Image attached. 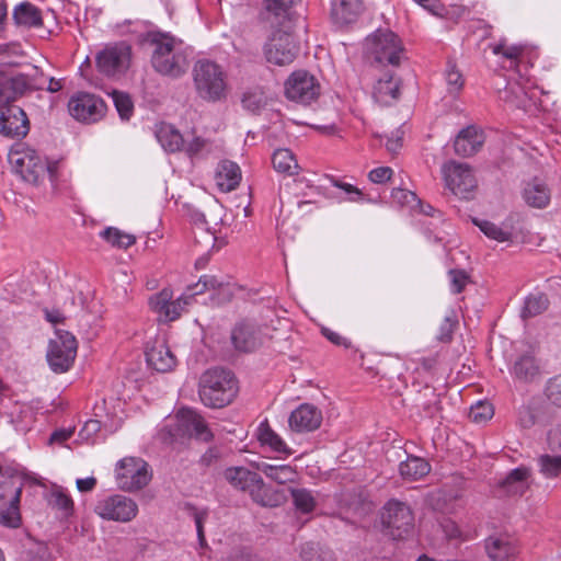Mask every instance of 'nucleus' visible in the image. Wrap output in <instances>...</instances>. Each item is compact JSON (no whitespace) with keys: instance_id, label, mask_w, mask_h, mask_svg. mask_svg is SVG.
I'll return each instance as SVG.
<instances>
[{"instance_id":"nucleus-45","label":"nucleus","mask_w":561,"mask_h":561,"mask_svg":"<svg viewBox=\"0 0 561 561\" xmlns=\"http://www.w3.org/2000/svg\"><path fill=\"white\" fill-rule=\"evenodd\" d=\"M48 503L53 508L60 511L65 517L71 515L73 512V501L61 488L53 489Z\"/></svg>"},{"instance_id":"nucleus-30","label":"nucleus","mask_w":561,"mask_h":561,"mask_svg":"<svg viewBox=\"0 0 561 561\" xmlns=\"http://www.w3.org/2000/svg\"><path fill=\"white\" fill-rule=\"evenodd\" d=\"M241 181V170L239 165L232 161H221L216 170V182L222 192L234 190Z\"/></svg>"},{"instance_id":"nucleus-18","label":"nucleus","mask_w":561,"mask_h":561,"mask_svg":"<svg viewBox=\"0 0 561 561\" xmlns=\"http://www.w3.org/2000/svg\"><path fill=\"white\" fill-rule=\"evenodd\" d=\"M230 339L233 347L243 353L253 352L263 344L260 327L248 319L236 323L231 330Z\"/></svg>"},{"instance_id":"nucleus-59","label":"nucleus","mask_w":561,"mask_h":561,"mask_svg":"<svg viewBox=\"0 0 561 561\" xmlns=\"http://www.w3.org/2000/svg\"><path fill=\"white\" fill-rule=\"evenodd\" d=\"M456 323L457 322L453 319V316H446L440 325L438 339L443 342L450 341Z\"/></svg>"},{"instance_id":"nucleus-12","label":"nucleus","mask_w":561,"mask_h":561,"mask_svg":"<svg viewBox=\"0 0 561 561\" xmlns=\"http://www.w3.org/2000/svg\"><path fill=\"white\" fill-rule=\"evenodd\" d=\"M174 422L173 432H170L174 438L188 436L207 443L214 437L204 419L191 409L179 410Z\"/></svg>"},{"instance_id":"nucleus-31","label":"nucleus","mask_w":561,"mask_h":561,"mask_svg":"<svg viewBox=\"0 0 561 561\" xmlns=\"http://www.w3.org/2000/svg\"><path fill=\"white\" fill-rule=\"evenodd\" d=\"M488 556L492 561H514L517 548L503 537H490L485 541Z\"/></svg>"},{"instance_id":"nucleus-17","label":"nucleus","mask_w":561,"mask_h":561,"mask_svg":"<svg viewBox=\"0 0 561 561\" xmlns=\"http://www.w3.org/2000/svg\"><path fill=\"white\" fill-rule=\"evenodd\" d=\"M187 290L190 291V297L209 291V298L216 306L230 302L234 296V285L230 282H224L214 275L201 276L198 282L188 287Z\"/></svg>"},{"instance_id":"nucleus-32","label":"nucleus","mask_w":561,"mask_h":561,"mask_svg":"<svg viewBox=\"0 0 561 561\" xmlns=\"http://www.w3.org/2000/svg\"><path fill=\"white\" fill-rule=\"evenodd\" d=\"M529 470L519 467L512 470L501 482V488L511 495H522L528 488Z\"/></svg>"},{"instance_id":"nucleus-52","label":"nucleus","mask_w":561,"mask_h":561,"mask_svg":"<svg viewBox=\"0 0 561 561\" xmlns=\"http://www.w3.org/2000/svg\"><path fill=\"white\" fill-rule=\"evenodd\" d=\"M449 276H450L451 291L454 294L461 293L468 283L469 277H468L467 273L461 270H450Z\"/></svg>"},{"instance_id":"nucleus-23","label":"nucleus","mask_w":561,"mask_h":561,"mask_svg":"<svg viewBox=\"0 0 561 561\" xmlns=\"http://www.w3.org/2000/svg\"><path fill=\"white\" fill-rule=\"evenodd\" d=\"M401 79L393 72H385L375 83L373 96L382 105H391L401 94Z\"/></svg>"},{"instance_id":"nucleus-5","label":"nucleus","mask_w":561,"mask_h":561,"mask_svg":"<svg viewBox=\"0 0 561 561\" xmlns=\"http://www.w3.org/2000/svg\"><path fill=\"white\" fill-rule=\"evenodd\" d=\"M367 55L379 64L398 67L405 58L400 38L390 30H377L365 41Z\"/></svg>"},{"instance_id":"nucleus-53","label":"nucleus","mask_w":561,"mask_h":561,"mask_svg":"<svg viewBox=\"0 0 561 561\" xmlns=\"http://www.w3.org/2000/svg\"><path fill=\"white\" fill-rule=\"evenodd\" d=\"M538 422L536 411L530 407H522L518 412V424L523 428H530Z\"/></svg>"},{"instance_id":"nucleus-41","label":"nucleus","mask_w":561,"mask_h":561,"mask_svg":"<svg viewBox=\"0 0 561 561\" xmlns=\"http://www.w3.org/2000/svg\"><path fill=\"white\" fill-rule=\"evenodd\" d=\"M21 96L14 77L0 72V108L13 106L12 102Z\"/></svg>"},{"instance_id":"nucleus-9","label":"nucleus","mask_w":561,"mask_h":561,"mask_svg":"<svg viewBox=\"0 0 561 561\" xmlns=\"http://www.w3.org/2000/svg\"><path fill=\"white\" fill-rule=\"evenodd\" d=\"M77 340L67 331H57L56 337L50 340L47 360L55 373H65L72 366L77 355Z\"/></svg>"},{"instance_id":"nucleus-27","label":"nucleus","mask_w":561,"mask_h":561,"mask_svg":"<svg viewBox=\"0 0 561 561\" xmlns=\"http://www.w3.org/2000/svg\"><path fill=\"white\" fill-rule=\"evenodd\" d=\"M484 138L476 127L469 126L463 128L457 135L454 148L455 152L461 157H470L474 154L483 145Z\"/></svg>"},{"instance_id":"nucleus-64","label":"nucleus","mask_w":561,"mask_h":561,"mask_svg":"<svg viewBox=\"0 0 561 561\" xmlns=\"http://www.w3.org/2000/svg\"><path fill=\"white\" fill-rule=\"evenodd\" d=\"M72 428H60L56 430L51 433L49 437V444H62L64 442L68 440L73 435Z\"/></svg>"},{"instance_id":"nucleus-47","label":"nucleus","mask_w":561,"mask_h":561,"mask_svg":"<svg viewBox=\"0 0 561 561\" xmlns=\"http://www.w3.org/2000/svg\"><path fill=\"white\" fill-rule=\"evenodd\" d=\"M538 465L540 468V472L546 478H556L561 473V455H541L538 458Z\"/></svg>"},{"instance_id":"nucleus-54","label":"nucleus","mask_w":561,"mask_h":561,"mask_svg":"<svg viewBox=\"0 0 561 561\" xmlns=\"http://www.w3.org/2000/svg\"><path fill=\"white\" fill-rule=\"evenodd\" d=\"M191 220L195 224V225H199L202 227H206V231H205V238H206V243H210V244H214L216 238H215V234L209 232V224L206 219V214L204 211H201V210H197V209H194L191 211Z\"/></svg>"},{"instance_id":"nucleus-22","label":"nucleus","mask_w":561,"mask_h":561,"mask_svg":"<svg viewBox=\"0 0 561 561\" xmlns=\"http://www.w3.org/2000/svg\"><path fill=\"white\" fill-rule=\"evenodd\" d=\"M288 423L294 432H312L320 427L322 413L314 405L304 403L290 413Z\"/></svg>"},{"instance_id":"nucleus-34","label":"nucleus","mask_w":561,"mask_h":561,"mask_svg":"<svg viewBox=\"0 0 561 561\" xmlns=\"http://www.w3.org/2000/svg\"><path fill=\"white\" fill-rule=\"evenodd\" d=\"M257 438L262 446H268L271 450L275 453L285 454L287 456L293 454V450L287 446L284 439L270 427L266 421L260 424Z\"/></svg>"},{"instance_id":"nucleus-50","label":"nucleus","mask_w":561,"mask_h":561,"mask_svg":"<svg viewBox=\"0 0 561 561\" xmlns=\"http://www.w3.org/2000/svg\"><path fill=\"white\" fill-rule=\"evenodd\" d=\"M494 414L491 403L485 401H478L471 407L469 417L476 423H483L490 420Z\"/></svg>"},{"instance_id":"nucleus-42","label":"nucleus","mask_w":561,"mask_h":561,"mask_svg":"<svg viewBox=\"0 0 561 561\" xmlns=\"http://www.w3.org/2000/svg\"><path fill=\"white\" fill-rule=\"evenodd\" d=\"M513 373L516 378L522 380H531L538 374V366L536 360L530 355L519 357L513 367Z\"/></svg>"},{"instance_id":"nucleus-24","label":"nucleus","mask_w":561,"mask_h":561,"mask_svg":"<svg viewBox=\"0 0 561 561\" xmlns=\"http://www.w3.org/2000/svg\"><path fill=\"white\" fill-rule=\"evenodd\" d=\"M224 477L234 489L248 492L250 495L262 485L261 476L245 467H229L224 471Z\"/></svg>"},{"instance_id":"nucleus-29","label":"nucleus","mask_w":561,"mask_h":561,"mask_svg":"<svg viewBox=\"0 0 561 561\" xmlns=\"http://www.w3.org/2000/svg\"><path fill=\"white\" fill-rule=\"evenodd\" d=\"M362 10V0H333L331 18L335 24L346 25L354 22Z\"/></svg>"},{"instance_id":"nucleus-1","label":"nucleus","mask_w":561,"mask_h":561,"mask_svg":"<svg viewBox=\"0 0 561 561\" xmlns=\"http://www.w3.org/2000/svg\"><path fill=\"white\" fill-rule=\"evenodd\" d=\"M148 42L152 47L151 65L158 73L179 79L187 72L192 49L182 39L169 33L156 32L149 34Z\"/></svg>"},{"instance_id":"nucleus-51","label":"nucleus","mask_w":561,"mask_h":561,"mask_svg":"<svg viewBox=\"0 0 561 561\" xmlns=\"http://www.w3.org/2000/svg\"><path fill=\"white\" fill-rule=\"evenodd\" d=\"M546 396L551 403L561 408V374L548 380L546 386Z\"/></svg>"},{"instance_id":"nucleus-10","label":"nucleus","mask_w":561,"mask_h":561,"mask_svg":"<svg viewBox=\"0 0 561 561\" xmlns=\"http://www.w3.org/2000/svg\"><path fill=\"white\" fill-rule=\"evenodd\" d=\"M131 59V47L126 43L106 46L95 58L99 71L107 77H116L126 72Z\"/></svg>"},{"instance_id":"nucleus-20","label":"nucleus","mask_w":561,"mask_h":561,"mask_svg":"<svg viewBox=\"0 0 561 561\" xmlns=\"http://www.w3.org/2000/svg\"><path fill=\"white\" fill-rule=\"evenodd\" d=\"M23 483H14L7 492L0 493V524L16 528L21 524L19 510Z\"/></svg>"},{"instance_id":"nucleus-3","label":"nucleus","mask_w":561,"mask_h":561,"mask_svg":"<svg viewBox=\"0 0 561 561\" xmlns=\"http://www.w3.org/2000/svg\"><path fill=\"white\" fill-rule=\"evenodd\" d=\"M238 392L237 380L229 370L214 368L199 379V398L209 408H224L232 402Z\"/></svg>"},{"instance_id":"nucleus-44","label":"nucleus","mask_w":561,"mask_h":561,"mask_svg":"<svg viewBox=\"0 0 561 561\" xmlns=\"http://www.w3.org/2000/svg\"><path fill=\"white\" fill-rule=\"evenodd\" d=\"M101 237L114 247L127 249L136 242L133 234L125 233L117 228L108 227L101 232Z\"/></svg>"},{"instance_id":"nucleus-2","label":"nucleus","mask_w":561,"mask_h":561,"mask_svg":"<svg viewBox=\"0 0 561 561\" xmlns=\"http://www.w3.org/2000/svg\"><path fill=\"white\" fill-rule=\"evenodd\" d=\"M192 76L195 92L203 101L217 103L227 99L228 76L220 65L208 59H201L195 62Z\"/></svg>"},{"instance_id":"nucleus-57","label":"nucleus","mask_w":561,"mask_h":561,"mask_svg":"<svg viewBox=\"0 0 561 561\" xmlns=\"http://www.w3.org/2000/svg\"><path fill=\"white\" fill-rule=\"evenodd\" d=\"M392 197L402 205H412L419 202V198L415 193L402 188L393 190Z\"/></svg>"},{"instance_id":"nucleus-4","label":"nucleus","mask_w":561,"mask_h":561,"mask_svg":"<svg viewBox=\"0 0 561 561\" xmlns=\"http://www.w3.org/2000/svg\"><path fill=\"white\" fill-rule=\"evenodd\" d=\"M12 168L22 179L38 184L47 174L54 176L55 165L47 163L38 153L22 144L13 146L8 154Z\"/></svg>"},{"instance_id":"nucleus-8","label":"nucleus","mask_w":561,"mask_h":561,"mask_svg":"<svg viewBox=\"0 0 561 561\" xmlns=\"http://www.w3.org/2000/svg\"><path fill=\"white\" fill-rule=\"evenodd\" d=\"M382 524L387 534L392 539L399 540L413 530L414 517L405 503L391 500L383 507Z\"/></svg>"},{"instance_id":"nucleus-63","label":"nucleus","mask_w":561,"mask_h":561,"mask_svg":"<svg viewBox=\"0 0 561 561\" xmlns=\"http://www.w3.org/2000/svg\"><path fill=\"white\" fill-rule=\"evenodd\" d=\"M321 332L334 345L344 347H350L351 345V343L337 332H334L328 328H322Z\"/></svg>"},{"instance_id":"nucleus-37","label":"nucleus","mask_w":561,"mask_h":561,"mask_svg":"<svg viewBox=\"0 0 561 561\" xmlns=\"http://www.w3.org/2000/svg\"><path fill=\"white\" fill-rule=\"evenodd\" d=\"M273 167L277 172L294 175L298 173V163L289 149L280 148L275 150L272 158Z\"/></svg>"},{"instance_id":"nucleus-7","label":"nucleus","mask_w":561,"mask_h":561,"mask_svg":"<svg viewBox=\"0 0 561 561\" xmlns=\"http://www.w3.org/2000/svg\"><path fill=\"white\" fill-rule=\"evenodd\" d=\"M446 187L460 198H471L477 188V180L472 169L467 163L448 161L442 167Z\"/></svg>"},{"instance_id":"nucleus-35","label":"nucleus","mask_w":561,"mask_h":561,"mask_svg":"<svg viewBox=\"0 0 561 561\" xmlns=\"http://www.w3.org/2000/svg\"><path fill=\"white\" fill-rule=\"evenodd\" d=\"M14 79L21 95L27 91L42 90L46 83L44 73L35 66L31 67L30 72L14 76Z\"/></svg>"},{"instance_id":"nucleus-13","label":"nucleus","mask_w":561,"mask_h":561,"mask_svg":"<svg viewBox=\"0 0 561 561\" xmlns=\"http://www.w3.org/2000/svg\"><path fill=\"white\" fill-rule=\"evenodd\" d=\"M285 94L291 101L309 104L319 96L320 85L308 71L297 70L286 80Z\"/></svg>"},{"instance_id":"nucleus-40","label":"nucleus","mask_w":561,"mask_h":561,"mask_svg":"<svg viewBox=\"0 0 561 561\" xmlns=\"http://www.w3.org/2000/svg\"><path fill=\"white\" fill-rule=\"evenodd\" d=\"M548 306L547 295L542 293L530 294L525 298L520 316L523 319L536 317L547 310Z\"/></svg>"},{"instance_id":"nucleus-48","label":"nucleus","mask_w":561,"mask_h":561,"mask_svg":"<svg viewBox=\"0 0 561 561\" xmlns=\"http://www.w3.org/2000/svg\"><path fill=\"white\" fill-rule=\"evenodd\" d=\"M445 78L447 83V89L450 94H456L461 91L465 80L460 71L456 68V65L453 62L447 64V68L445 71Z\"/></svg>"},{"instance_id":"nucleus-58","label":"nucleus","mask_w":561,"mask_h":561,"mask_svg":"<svg viewBox=\"0 0 561 561\" xmlns=\"http://www.w3.org/2000/svg\"><path fill=\"white\" fill-rule=\"evenodd\" d=\"M392 175V169L389 167H380L369 172V180L374 183H385L390 180Z\"/></svg>"},{"instance_id":"nucleus-39","label":"nucleus","mask_w":561,"mask_h":561,"mask_svg":"<svg viewBox=\"0 0 561 561\" xmlns=\"http://www.w3.org/2000/svg\"><path fill=\"white\" fill-rule=\"evenodd\" d=\"M251 497L255 503L268 507H276L285 500L283 492L267 488L263 481L262 485L255 489Z\"/></svg>"},{"instance_id":"nucleus-49","label":"nucleus","mask_w":561,"mask_h":561,"mask_svg":"<svg viewBox=\"0 0 561 561\" xmlns=\"http://www.w3.org/2000/svg\"><path fill=\"white\" fill-rule=\"evenodd\" d=\"M112 99L122 119H128L134 111L130 96L127 93L113 91Z\"/></svg>"},{"instance_id":"nucleus-14","label":"nucleus","mask_w":561,"mask_h":561,"mask_svg":"<svg viewBox=\"0 0 561 561\" xmlns=\"http://www.w3.org/2000/svg\"><path fill=\"white\" fill-rule=\"evenodd\" d=\"M70 115L79 122L95 123L106 112L104 101L92 93L81 92L72 96L68 103Z\"/></svg>"},{"instance_id":"nucleus-33","label":"nucleus","mask_w":561,"mask_h":561,"mask_svg":"<svg viewBox=\"0 0 561 561\" xmlns=\"http://www.w3.org/2000/svg\"><path fill=\"white\" fill-rule=\"evenodd\" d=\"M256 469L278 484L294 482L297 479L296 469L289 465L275 466L267 462H260L256 465Z\"/></svg>"},{"instance_id":"nucleus-60","label":"nucleus","mask_w":561,"mask_h":561,"mask_svg":"<svg viewBox=\"0 0 561 561\" xmlns=\"http://www.w3.org/2000/svg\"><path fill=\"white\" fill-rule=\"evenodd\" d=\"M221 458L220 450L217 447L208 448L199 459V462L204 467H211L218 463Z\"/></svg>"},{"instance_id":"nucleus-56","label":"nucleus","mask_w":561,"mask_h":561,"mask_svg":"<svg viewBox=\"0 0 561 561\" xmlns=\"http://www.w3.org/2000/svg\"><path fill=\"white\" fill-rule=\"evenodd\" d=\"M547 443L551 451L561 455V424L549 431Z\"/></svg>"},{"instance_id":"nucleus-38","label":"nucleus","mask_w":561,"mask_h":561,"mask_svg":"<svg viewBox=\"0 0 561 561\" xmlns=\"http://www.w3.org/2000/svg\"><path fill=\"white\" fill-rule=\"evenodd\" d=\"M158 141L169 152H175L183 148L184 139L179 130L171 125H164L157 131Z\"/></svg>"},{"instance_id":"nucleus-15","label":"nucleus","mask_w":561,"mask_h":561,"mask_svg":"<svg viewBox=\"0 0 561 561\" xmlns=\"http://www.w3.org/2000/svg\"><path fill=\"white\" fill-rule=\"evenodd\" d=\"M192 298L188 293L173 300V291L169 288H163L150 297L149 306L158 314L159 321L170 322L181 316L184 307L190 304Z\"/></svg>"},{"instance_id":"nucleus-16","label":"nucleus","mask_w":561,"mask_h":561,"mask_svg":"<svg viewBox=\"0 0 561 561\" xmlns=\"http://www.w3.org/2000/svg\"><path fill=\"white\" fill-rule=\"evenodd\" d=\"M264 53L268 62L285 66L295 60L297 47L288 32L278 30L266 43Z\"/></svg>"},{"instance_id":"nucleus-62","label":"nucleus","mask_w":561,"mask_h":561,"mask_svg":"<svg viewBox=\"0 0 561 561\" xmlns=\"http://www.w3.org/2000/svg\"><path fill=\"white\" fill-rule=\"evenodd\" d=\"M335 186L343 190L346 194H348L350 201L352 202H359L363 199L362 191L350 183L335 182Z\"/></svg>"},{"instance_id":"nucleus-36","label":"nucleus","mask_w":561,"mask_h":561,"mask_svg":"<svg viewBox=\"0 0 561 561\" xmlns=\"http://www.w3.org/2000/svg\"><path fill=\"white\" fill-rule=\"evenodd\" d=\"M431 470L430 463L420 457H408L405 461H402L399 466L400 474L404 479L417 480L426 476Z\"/></svg>"},{"instance_id":"nucleus-6","label":"nucleus","mask_w":561,"mask_h":561,"mask_svg":"<svg viewBox=\"0 0 561 561\" xmlns=\"http://www.w3.org/2000/svg\"><path fill=\"white\" fill-rule=\"evenodd\" d=\"M115 477L119 489L134 492L145 488L150 482L152 473L144 459L125 457L117 462Z\"/></svg>"},{"instance_id":"nucleus-21","label":"nucleus","mask_w":561,"mask_h":561,"mask_svg":"<svg viewBox=\"0 0 561 561\" xmlns=\"http://www.w3.org/2000/svg\"><path fill=\"white\" fill-rule=\"evenodd\" d=\"M12 15L18 26L39 30L42 37L51 33V31L45 26V19H47L49 13L43 14V12L31 2L25 1L18 4Z\"/></svg>"},{"instance_id":"nucleus-26","label":"nucleus","mask_w":561,"mask_h":561,"mask_svg":"<svg viewBox=\"0 0 561 561\" xmlns=\"http://www.w3.org/2000/svg\"><path fill=\"white\" fill-rule=\"evenodd\" d=\"M149 366L160 373H167L174 368L176 358L163 340H156L146 352Z\"/></svg>"},{"instance_id":"nucleus-11","label":"nucleus","mask_w":561,"mask_h":561,"mask_svg":"<svg viewBox=\"0 0 561 561\" xmlns=\"http://www.w3.org/2000/svg\"><path fill=\"white\" fill-rule=\"evenodd\" d=\"M94 512L103 519L127 523L137 516L138 505L125 495L115 494L98 501Z\"/></svg>"},{"instance_id":"nucleus-61","label":"nucleus","mask_w":561,"mask_h":561,"mask_svg":"<svg viewBox=\"0 0 561 561\" xmlns=\"http://www.w3.org/2000/svg\"><path fill=\"white\" fill-rule=\"evenodd\" d=\"M402 136L403 131L397 129L392 136L387 139L386 148L390 153L396 154L402 148Z\"/></svg>"},{"instance_id":"nucleus-43","label":"nucleus","mask_w":561,"mask_h":561,"mask_svg":"<svg viewBox=\"0 0 561 561\" xmlns=\"http://www.w3.org/2000/svg\"><path fill=\"white\" fill-rule=\"evenodd\" d=\"M290 494L298 512L308 514L314 510L317 502L311 491L307 489H290Z\"/></svg>"},{"instance_id":"nucleus-28","label":"nucleus","mask_w":561,"mask_h":561,"mask_svg":"<svg viewBox=\"0 0 561 561\" xmlns=\"http://www.w3.org/2000/svg\"><path fill=\"white\" fill-rule=\"evenodd\" d=\"M525 203L533 208H546L551 199V191L545 182L534 179L523 190Z\"/></svg>"},{"instance_id":"nucleus-19","label":"nucleus","mask_w":561,"mask_h":561,"mask_svg":"<svg viewBox=\"0 0 561 561\" xmlns=\"http://www.w3.org/2000/svg\"><path fill=\"white\" fill-rule=\"evenodd\" d=\"M28 129V119L21 107L13 105L0 108V134L20 138L26 136Z\"/></svg>"},{"instance_id":"nucleus-46","label":"nucleus","mask_w":561,"mask_h":561,"mask_svg":"<svg viewBox=\"0 0 561 561\" xmlns=\"http://www.w3.org/2000/svg\"><path fill=\"white\" fill-rule=\"evenodd\" d=\"M473 222L490 239L496 240L499 242H505L512 239L511 231L504 230L491 221L474 219Z\"/></svg>"},{"instance_id":"nucleus-25","label":"nucleus","mask_w":561,"mask_h":561,"mask_svg":"<svg viewBox=\"0 0 561 561\" xmlns=\"http://www.w3.org/2000/svg\"><path fill=\"white\" fill-rule=\"evenodd\" d=\"M291 1L264 0L261 19L271 27L285 28L290 22Z\"/></svg>"},{"instance_id":"nucleus-55","label":"nucleus","mask_w":561,"mask_h":561,"mask_svg":"<svg viewBox=\"0 0 561 561\" xmlns=\"http://www.w3.org/2000/svg\"><path fill=\"white\" fill-rule=\"evenodd\" d=\"M207 515V511H197L195 508L193 510V518L201 546L205 543L204 522L206 520Z\"/></svg>"}]
</instances>
